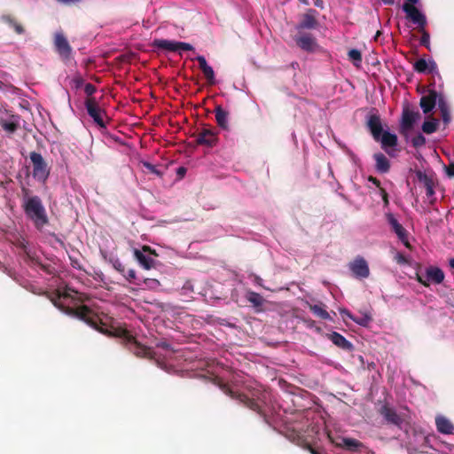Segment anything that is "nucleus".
<instances>
[{"label": "nucleus", "instance_id": "bb28decb", "mask_svg": "<svg viewBox=\"0 0 454 454\" xmlns=\"http://www.w3.org/2000/svg\"><path fill=\"white\" fill-rule=\"evenodd\" d=\"M311 311L323 319L332 320L330 314L321 305H310Z\"/></svg>", "mask_w": 454, "mask_h": 454}, {"label": "nucleus", "instance_id": "9b49d317", "mask_svg": "<svg viewBox=\"0 0 454 454\" xmlns=\"http://www.w3.org/2000/svg\"><path fill=\"white\" fill-rule=\"evenodd\" d=\"M85 106L90 116L94 121L100 127H104V113L98 106V103L94 98H88L85 102Z\"/></svg>", "mask_w": 454, "mask_h": 454}, {"label": "nucleus", "instance_id": "49530a36", "mask_svg": "<svg viewBox=\"0 0 454 454\" xmlns=\"http://www.w3.org/2000/svg\"><path fill=\"white\" fill-rule=\"evenodd\" d=\"M177 173H178L179 175H182V176H183V175H184V173H185V168H178V170H177Z\"/></svg>", "mask_w": 454, "mask_h": 454}, {"label": "nucleus", "instance_id": "2f4dec72", "mask_svg": "<svg viewBox=\"0 0 454 454\" xmlns=\"http://www.w3.org/2000/svg\"><path fill=\"white\" fill-rule=\"evenodd\" d=\"M372 318L367 313H364L359 317H354L353 321L362 326H367Z\"/></svg>", "mask_w": 454, "mask_h": 454}, {"label": "nucleus", "instance_id": "de8ad7c7", "mask_svg": "<svg viewBox=\"0 0 454 454\" xmlns=\"http://www.w3.org/2000/svg\"><path fill=\"white\" fill-rule=\"evenodd\" d=\"M422 43L424 44H427L428 43V35H424Z\"/></svg>", "mask_w": 454, "mask_h": 454}, {"label": "nucleus", "instance_id": "4c0bfd02", "mask_svg": "<svg viewBox=\"0 0 454 454\" xmlns=\"http://www.w3.org/2000/svg\"><path fill=\"white\" fill-rule=\"evenodd\" d=\"M426 189H427V196L430 197V196H432L434 194V190H433L432 184L428 180L426 181Z\"/></svg>", "mask_w": 454, "mask_h": 454}, {"label": "nucleus", "instance_id": "ddd939ff", "mask_svg": "<svg viewBox=\"0 0 454 454\" xmlns=\"http://www.w3.org/2000/svg\"><path fill=\"white\" fill-rule=\"evenodd\" d=\"M146 252L152 253L148 247H144L142 251L135 249L134 254L142 267L150 270L154 266V260L150 255L145 254Z\"/></svg>", "mask_w": 454, "mask_h": 454}, {"label": "nucleus", "instance_id": "5701e85b", "mask_svg": "<svg viewBox=\"0 0 454 454\" xmlns=\"http://www.w3.org/2000/svg\"><path fill=\"white\" fill-rule=\"evenodd\" d=\"M439 121L434 118H430L427 120L422 125L423 132L427 134H432L438 129Z\"/></svg>", "mask_w": 454, "mask_h": 454}, {"label": "nucleus", "instance_id": "423d86ee", "mask_svg": "<svg viewBox=\"0 0 454 454\" xmlns=\"http://www.w3.org/2000/svg\"><path fill=\"white\" fill-rule=\"evenodd\" d=\"M419 0H406L403 5V10L406 13L407 18L412 21L419 28H424L427 23L425 15L414 4H418Z\"/></svg>", "mask_w": 454, "mask_h": 454}, {"label": "nucleus", "instance_id": "9d476101", "mask_svg": "<svg viewBox=\"0 0 454 454\" xmlns=\"http://www.w3.org/2000/svg\"><path fill=\"white\" fill-rule=\"evenodd\" d=\"M349 270L356 278H366L370 274L367 262L363 257H356L349 263Z\"/></svg>", "mask_w": 454, "mask_h": 454}, {"label": "nucleus", "instance_id": "b1692460", "mask_svg": "<svg viewBox=\"0 0 454 454\" xmlns=\"http://www.w3.org/2000/svg\"><path fill=\"white\" fill-rule=\"evenodd\" d=\"M215 119L220 127L228 128V114L221 107H217L215 110Z\"/></svg>", "mask_w": 454, "mask_h": 454}, {"label": "nucleus", "instance_id": "3c124183", "mask_svg": "<svg viewBox=\"0 0 454 454\" xmlns=\"http://www.w3.org/2000/svg\"><path fill=\"white\" fill-rule=\"evenodd\" d=\"M16 31H17L18 33H21V32H22V28H21L20 26H17V27H16Z\"/></svg>", "mask_w": 454, "mask_h": 454}, {"label": "nucleus", "instance_id": "393cba45", "mask_svg": "<svg viewBox=\"0 0 454 454\" xmlns=\"http://www.w3.org/2000/svg\"><path fill=\"white\" fill-rule=\"evenodd\" d=\"M438 106L442 113L443 121L447 124L450 121V115L449 112V106L442 98L438 99Z\"/></svg>", "mask_w": 454, "mask_h": 454}, {"label": "nucleus", "instance_id": "f257e3e1", "mask_svg": "<svg viewBox=\"0 0 454 454\" xmlns=\"http://www.w3.org/2000/svg\"><path fill=\"white\" fill-rule=\"evenodd\" d=\"M82 301L83 294L69 287H64L58 290V297L54 301V304L63 312L77 317L92 327L98 328L94 313L86 305L82 304Z\"/></svg>", "mask_w": 454, "mask_h": 454}, {"label": "nucleus", "instance_id": "4be33fe9", "mask_svg": "<svg viewBox=\"0 0 454 454\" xmlns=\"http://www.w3.org/2000/svg\"><path fill=\"white\" fill-rule=\"evenodd\" d=\"M374 159L376 161V168L378 171L381 173H385L389 168V162L387 157L382 153H376L374 155Z\"/></svg>", "mask_w": 454, "mask_h": 454}, {"label": "nucleus", "instance_id": "2eb2a0df", "mask_svg": "<svg viewBox=\"0 0 454 454\" xmlns=\"http://www.w3.org/2000/svg\"><path fill=\"white\" fill-rule=\"evenodd\" d=\"M55 46L57 48L58 52L63 58L69 57V55L71 53V47L69 46L67 40L60 33H57L55 35Z\"/></svg>", "mask_w": 454, "mask_h": 454}, {"label": "nucleus", "instance_id": "cd10ccee", "mask_svg": "<svg viewBox=\"0 0 454 454\" xmlns=\"http://www.w3.org/2000/svg\"><path fill=\"white\" fill-rule=\"evenodd\" d=\"M199 143L207 144L208 145H212L214 142V133L210 130H205L200 134L198 138Z\"/></svg>", "mask_w": 454, "mask_h": 454}, {"label": "nucleus", "instance_id": "f704fd0d", "mask_svg": "<svg viewBox=\"0 0 454 454\" xmlns=\"http://www.w3.org/2000/svg\"><path fill=\"white\" fill-rule=\"evenodd\" d=\"M248 300L255 305H259L262 302L261 296L255 293H250L249 296H248Z\"/></svg>", "mask_w": 454, "mask_h": 454}, {"label": "nucleus", "instance_id": "20e7f679", "mask_svg": "<svg viewBox=\"0 0 454 454\" xmlns=\"http://www.w3.org/2000/svg\"><path fill=\"white\" fill-rule=\"evenodd\" d=\"M25 209L36 225L40 226L46 223L44 208L37 197L28 199L25 204Z\"/></svg>", "mask_w": 454, "mask_h": 454}, {"label": "nucleus", "instance_id": "8fccbe9b", "mask_svg": "<svg viewBox=\"0 0 454 454\" xmlns=\"http://www.w3.org/2000/svg\"><path fill=\"white\" fill-rule=\"evenodd\" d=\"M450 265L451 268L454 269V258L450 260Z\"/></svg>", "mask_w": 454, "mask_h": 454}, {"label": "nucleus", "instance_id": "6e6552de", "mask_svg": "<svg viewBox=\"0 0 454 454\" xmlns=\"http://www.w3.org/2000/svg\"><path fill=\"white\" fill-rule=\"evenodd\" d=\"M30 160L33 163L34 177L40 181H44L49 175V170L47 168V165L44 162L42 155L37 153H31Z\"/></svg>", "mask_w": 454, "mask_h": 454}, {"label": "nucleus", "instance_id": "7ed1b4c3", "mask_svg": "<svg viewBox=\"0 0 454 454\" xmlns=\"http://www.w3.org/2000/svg\"><path fill=\"white\" fill-rule=\"evenodd\" d=\"M368 126L373 137L381 142L382 148L388 153V148L396 145L397 137L395 134L383 131L380 120L376 115H372L368 121Z\"/></svg>", "mask_w": 454, "mask_h": 454}, {"label": "nucleus", "instance_id": "c756f323", "mask_svg": "<svg viewBox=\"0 0 454 454\" xmlns=\"http://www.w3.org/2000/svg\"><path fill=\"white\" fill-rule=\"evenodd\" d=\"M316 25V20L310 13H306L300 24L301 28H312Z\"/></svg>", "mask_w": 454, "mask_h": 454}, {"label": "nucleus", "instance_id": "c03bdc74", "mask_svg": "<svg viewBox=\"0 0 454 454\" xmlns=\"http://www.w3.org/2000/svg\"><path fill=\"white\" fill-rule=\"evenodd\" d=\"M58 1L64 4H70L80 2L81 0H58Z\"/></svg>", "mask_w": 454, "mask_h": 454}, {"label": "nucleus", "instance_id": "aec40b11", "mask_svg": "<svg viewBox=\"0 0 454 454\" xmlns=\"http://www.w3.org/2000/svg\"><path fill=\"white\" fill-rule=\"evenodd\" d=\"M330 340L338 347L344 349H351L352 344L338 333H333Z\"/></svg>", "mask_w": 454, "mask_h": 454}, {"label": "nucleus", "instance_id": "f8f14e48", "mask_svg": "<svg viewBox=\"0 0 454 454\" xmlns=\"http://www.w3.org/2000/svg\"><path fill=\"white\" fill-rule=\"evenodd\" d=\"M387 220L393 231L399 238V239L403 243V245L406 247H410L406 230L398 223V221L392 215H387Z\"/></svg>", "mask_w": 454, "mask_h": 454}, {"label": "nucleus", "instance_id": "a18cd8bd", "mask_svg": "<svg viewBox=\"0 0 454 454\" xmlns=\"http://www.w3.org/2000/svg\"><path fill=\"white\" fill-rule=\"evenodd\" d=\"M127 277H128V278H129V279H133V278H135V277H136V272H135V270H129L128 271V273H127Z\"/></svg>", "mask_w": 454, "mask_h": 454}, {"label": "nucleus", "instance_id": "c85d7f7f", "mask_svg": "<svg viewBox=\"0 0 454 454\" xmlns=\"http://www.w3.org/2000/svg\"><path fill=\"white\" fill-rule=\"evenodd\" d=\"M348 59L350 61L353 62V64L359 67L362 62V54L358 50L352 49L348 53Z\"/></svg>", "mask_w": 454, "mask_h": 454}, {"label": "nucleus", "instance_id": "412c9836", "mask_svg": "<svg viewBox=\"0 0 454 454\" xmlns=\"http://www.w3.org/2000/svg\"><path fill=\"white\" fill-rule=\"evenodd\" d=\"M381 414L386 418L388 423L398 425L403 422L400 419L399 416L391 408L387 406L382 407Z\"/></svg>", "mask_w": 454, "mask_h": 454}, {"label": "nucleus", "instance_id": "39448f33", "mask_svg": "<svg viewBox=\"0 0 454 454\" xmlns=\"http://www.w3.org/2000/svg\"><path fill=\"white\" fill-rule=\"evenodd\" d=\"M327 436L331 442L334 444L336 447L341 448L343 450L351 451V452H362L363 449L364 448V445L360 441L354 439V438H348V437H343V436H336L333 437L330 431L326 432Z\"/></svg>", "mask_w": 454, "mask_h": 454}, {"label": "nucleus", "instance_id": "603ef678", "mask_svg": "<svg viewBox=\"0 0 454 454\" xmlns=\"http://www.w3.org/2000/svg\"><path fill=\"white\" fill-rule=\"evenodd\" d=\"M383 1H384L385 3H388V4L392 3V0H383Z\"/></svg>", "mask_w": 454, "mask_h": 454}, {"label": "nucleus", "instance_id": "a878e982", "mask_svg": "<svg viewBox=\"0 0 454 454\" xmlns=\"http://www.w3.org/2000/svg\"><path fill=\"white\" fill-rule=\"evenodd\" d=\"M265 395H263L262 398H257L255 400L254 396L252 398L246 397V403L248 407H250L252 410L254 411H261L262 410V403L265 402Z\"/></svg>", "mask_w": 454, "mask_h": 454}, {"label": "nucleus", "instance_id": "0eeeda50", "mask_svg": "<svg viewBox=\"0 0 454 454\" xmlns=\"http://www.w3.org/2000/svg\"><path fill=\"white\" fill-rule=\"evenodd\" d=\"M443 279V271L434 266L427 268L425 275L417 273V280L425 286H428L430 284H441Z\"/></svg>", "mask_w": 454, "mask_h": 454}, {"label": "nucleus", "instance_id": "09e8293b", "mask_svg": "<svg viewBox=\"0 0 454 454\" xmlns=\"http://www.w3.org/2000/svg\"><path fill=\"white\" fill-rule=\"evenodd\" d=\"M447 173H448V175H449L450 176H454V168H453V169L449 168V169L447 170Z\"/></svg>", "mask_w": 454, "mask_h": 454}, {"label": "nucleus", "instance_id": "4468645a", "mask_svg": "<svg viewBox=\"0 0 454 454\" xmlns=\"http://www.w3.org/2000/svg\"><path fill=\"white\" fill-rule=\"evenodd\" d=\"M414 68L419 73H437V66L433 59H419L415 62Z\"/></svg>", "mask_w": 454, "mask_h": 454}, {"label": "nucleus", "instance_id": "6ab92c4d", "mask_svg": "<svg viewBox=\"0 0 454 454\" xmlns=\"http://www.w3.org/2000/svg\"><path fill=\"white\" fill-rule=\"evenodd\" d=\"M297 44L303 50L312 51L316 49L315 39L309 35H303L296 38Z\"/></svg>", "mask_w": 454, "mask_h": 454}, {"label": "nucleus", "instance_id": "79ce46f5", "mask_svg": "<svg viewBox=\"0 0 454 454\" xmlns=\"http://www.w3.org/2000/svg\"><path fill=\"white\" fill-rule=\"evenodd\" d=\"M395 259L396 260V262L398 263H405L406 262L405 257L400 253H396V254L395 255Z\"/></svg>", "mask_w": 454, "mask_h": 454}, {"label": "nucleus", "instance_id": "f03ea898", "mask_svg": "<svg viewBox=\"0 0 454 454\" xmlns=\"http://www.w3.org/2000/svg\"><path fill=\"white\" fill-rule=\"evenodd\" d=\"M278 433L283 434L292 442L299 446L309 449L311 454H320L317 450L311 447L312 434L315 427H280Z\"/></svg>", "mask_w": 454, "mask_h": 454}, {"label": "nucleus", "instance_id": "7c9ffc66", "mask_svg": "<svg viewBox=\"0 0 454 454\" xmlns=\"http://www.w3.org/2000/svg\"><path fill=\"white\" fill-rule=\"evenodd\" d=\"M406 434H412L414 435V437L416 438L415 439V442L417 443H420L422 442H427V436H425L424 435V433L420 432L419 434L417 433V428L414 427H406V430H405Z\"/></svg>", "mask_w": 454, "mask_h": 454}, {"label": "nucleus", "instance_id": "37998d69", "mask_svg": "<svg viewBox=\"0 0 454 454\" xmlns=\"http://www.w3.org/2000/svg\"><path fill=\"white\" fill-rule=\"evenodd\" d=\"M85 92L88 94V95H92L94 92H95V88L93 85L91 84H87L85 86Z\"/></svg>", "mask_w": 454, "mask_h": 454}, {"label": "nucleus", "instance_id": "e433bc0d", "mask_svg": "<svg viewBox=\"0 0 454 454\" xmlns=\"http://www.w3.org/2000/svg\"><path fill=\"white\" fill-rule=\"evenodd\" d=\"M145 283L150 288H155L160 285L159 281L156 279H147L145 281Z\"/></svg>", "mask_w": 454, "mask_h": 454}, {"label": "nucleus", "instance_id": "f3484780", "mask_svg": "<svg viewBox=\"0 0 454 454\" xmlns=\"http://www.w3.org/2000/svg\"><path fill=\"white\" fill-rule=\"evenodd\" d=\"M0 125L3 129L8 133H13L19 126V117L17 115H8L6 118H0Z\"/></svg>", "mask_w": 454, "mask_h": 454}, {"label": "nucleus", "instance_id": "dca6fc26", "mask_svg": "<svg viewBox=\"0 0 454 454\" xmlns=\"http://www.w3.org/2000/svg\"><path fill=\"white\" fill-rule=\"evenodd\" d=\"M437 95L434 91H430L427 95L423 96L420 100V106L425 114L429 113L438 104Z\"/></svg>", "mask_w": 454, "mask_h": 454}, {"label": "nucleus", "instance_id": "1a4fd4ad", "mask_svg": "<svg viewBox=\"0 0 454 454\" xmlns=\"http://www.w3.org/2000/svg\"><path fill=\"white\" fill-rule=\"evenodd\" d=\"M155 45L168 51L182 52L192 50V46L189 43L165 39L156 40Z\"/></svg>", "mask_w": 454, "mask_h": 454}, {"label": "nucleus", "instance_id": "a19ab883", "mask_svg": "<svg viewBox=\"0 0 454 454\" xmlns=\"http://www.w3.org/2000/svg\"><path fill=\"white\" fill-rule=\"evenodd\" d=\"M442 434H449L454 433V427H438Z\"/></svg>", "mask_w": 454, "mask_h": 454}, {"label": "nucleus", "instance_id": "c9c22d12", "mask_svg": "<svg viewBox=\"0 0 454 454\" xmlns=\"http://www.w3.org/2000/svg\"><path fill=\"white\" fill-rule=\"evenodd\" d=\"M435 424L437 427L440 426H450L448 419L443 416H437L435 419Z\"/></svg>", "mask_w": 454, "mask_h": 454}, {"label": "nucleus", "instance_id": "72a5a7b5", "mask_svg": "<svg viewBox=\"0 0 454 454\" xmlns=\"http://www.w3.org/2000/svg\"><path fill=\"white\" fill-rule=\"evenodd\" d=\"M411 142L415 147H419L426 144V138L421 134H419L415 137L412 138Z\"/></svg>", "mask_w": 454, "mask_h": 454}, {"label": "nucleus", "instance_id": "58836bf2", "mask_svg": "<svg viewBox=\"0 0 454 454\" xmlns=\"http://www.w3.org/2000/svg\"><path fill=\"white\" fill-rule=\"evenodd\" d=\"M340 313L341 314L343 318L348 317L351 320H353V318H354V316L348 310H347L345 309H340Z\"/></svg>", "mask_w": 454, "mask_h": 454}, {"label": "nucleus", "instance_id": "ea45409f", "mask_svg": "<svg viewBox=\"0 0 454 454\" xmlns=\"http://www.w3.org/2000/svg\"><path fill=\"white\" fill-rule=\"evenodd\" d=\"M143 164H144V166H145V167L149 171H151V172H153V173H155V174H157V175H159V174H160V173H159V171L156 169V168H155L153 165H152L151 163H149V162H144Z\"/></svg>", "mask_w": 454, "mask_h": 454}, {"label": "nucleus", "instance_id": "473e14b6", "mask_svg": "<svg viewBox=\"0 0 454 454\" xmlns=\"http://www.w3.org/2000/svg\"><path fill=\"white\" fill-rule=\"evenodd\" d=\"M415 121V116L412 113H405L403 116V126L405 128H411Z\"/></svg>", "mask_w": 454, "mask_h": 454}, {"label": "nucleus", "instance_id": "a211bd4d", "mask_svg": "<svg viewBox=\"0 0 454 454\" xmlns=\"http://www.w3.org/2000/svg\"><path fill=\"white\" fill-rule=\"evenodd\" d=\"M196 59L199 63L200 68L203 72V74L205 75L207 80L209 82L214 83L215 73L213 68L207 64L206 59L203 56H198Z\"/></svg>", "mask_w": 454, "mask_h": 454}]
</instances>
